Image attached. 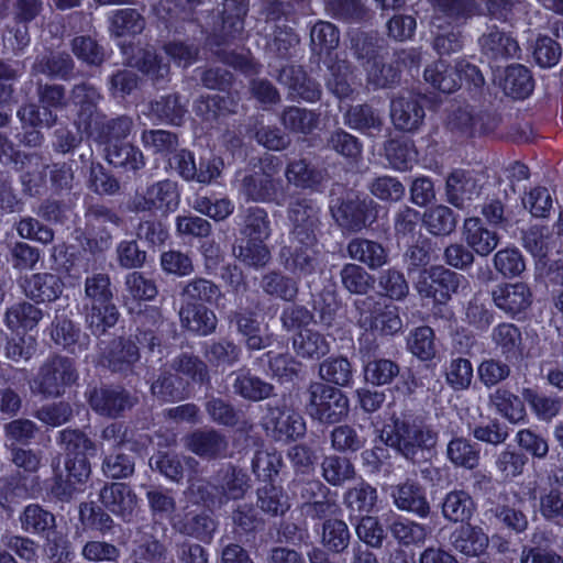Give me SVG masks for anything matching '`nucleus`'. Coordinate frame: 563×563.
Returning <instances> with one entry per match:
<instances>
[{
    "label": "nucleus",
    "mask_w": 563,
    "mask_h": 563,
    "mask_svg": "<svg viewBox=\"0 0 563 563\" xmlns=\"http://www.w3.org/2000/svg\"><path fill=\"white\" fill-rule=\"evenodd\" d=\"M380 439L405 460L416 464L426 460L439 440V433L426 420L411 412L393 415L383 427Z\"/></svg>",
    "instance_id": "1"
},
{
    "label": "nucleus",
    "mask_w": 563,
    "mask_h": 563,
    "mask_svg": "<svg viewBox=\"0 0 563 563\" xmlns=\"http://www.w3.org/2000/svg\"><path fill=\"white\" fill-rule=\"evenodd\" d=\"M247 11L249 0H223L222 10L218 15L219 21L205 29L208 34L207 45L223 63L234 64L235 62V56L220 46L243 31Z\"/></svg>",
    "instance_id": "2"
},
{
    "label": "nucleus",
    "mask_w": 563,
    "mask_h": 563,
    "mask_svg": "<svg viewBox=\"0 0 563 563\" xmlns=\"http://www.w3.org/2000/svg\"><path fill=\"white\" fill-rule=\"evenodd\" d=\"M306 411L321 424H335L345 419L350 410L347 396L340 389L321 382H311L306 390Z\"/></svg>",
    "instance_id": "3"
},
{
    "label": "nucleus",
    "mask_w": 563,
    "mask_h": 563,
    "mask_svg": "<svg viewBox=\"0 0 563 563\" xmlns=\"http://www.w3.org/2000/svg\"><path fill=\"white\" fill-rule=\"evenodd\" d=\"M78 379L74 360L59 354L51 355L40 366L30 387L33 394L44 398L62 396Z\"/></svg>",
    "instance_id": "4"
},
{
    "label": "nucleus",
    "mask_w": 563,
    "mask_h": 563,
    "mask_svg": "<svg viewBox=\"0 0 563 563\" xmlns=\"http://www.w3.org/2000/svg\"><path fill=\"white\" fill-rule=\"evenodd\" d=\"M84 218L86 247L90 253H101L111 247L113 235L107 225L119 228L124 223L123 218L103 202H86Z\"/></svg>",
    "instance_id": "5"
},
{
    "label": "nucleus",
    "mask_w": 563,
    "mask_h": 563,
    "mask_svg": "<svg viewBox=\"0 0 563 563\" xmlns=\"http://www.w3.org/2000/svg\"><path fill=\"white\" fill-rule=\"evenodd\" d=\"M140 346L132 336H115L101 342L98 364L122 378L134 376L141 360Z\"/></svg>",
    "instance_id": "6"
},
{
    "label": "nucleus",
    "mask_w": 563,
    "mask_h": 563,
    "mask_svg": "<svg viewBox=\"0 0 563 563\" xmlns=\"http://www.w3.org/2000/svg\"><path fill=\"white\" fill-rule=\"evenodd\" d=\"M240 194L246 201L275 203L284 206L286 201L285 188L280 178L274 177L273 167L246 173L240 180Z\"/></svg>",
    "instance_id": "7"
},
{
    "label": "nucleus",
    "mask_w": 563,
    "mask_h": 563,
    "mask_svg": "<svg viewBox=\"0 0 563 563\" xmlns=\"http://www.w3.org/2000/svg\"><path fill=\"white\" fill-rule=\"evenodd\" d=\"M318 240H287L280 247V265L297 279L316 275L320 271V252Z\"/></svg>",
    "instance_id": "8"
},
{
    "label": "nucleus",
    "mask_w": 563,
    "mask_h": 563,
    "mask_svg": "<svg viewBox=\"0 0 563 563\" xmlns=\"http://www.w3.org/2000/svg\"><path fill=\"white\" fill-rule=\"evenodd\" d=\"M287 220L290 224L288 240H318L321 227V208L314 199L294 196L287 205Z\"/></svg>",
    "instance_id": "9"
},
{
    "label": "nucleus",
    "mask_w": 563,
    "mask_h": 563,
    "mask_svg": "<svg viewBox=\"0 0 563 563\" xmlns=\"http://www.w3.org/2000/svg\"><path fill=\"white\" fill-rule=\"evenodd\" d=\"M377 205L371 198L347 195L330 207L336 224L349 232H360L376 219Z\"/></svg>",
    "instance_id": "10"
},
{
    "label": "nucleus",
    "mask_w": 563,
    "mask_h": 563,
    "mask_svg": "<svg viewBox=\"0 0 563 563\" xmlns=\"http://www.w3.org/2000/svg\"><path fill=\"white\" fill-rule=\"evenodd\" d=\"M462 276L442 265L423 268L415 284L417 292L422 298H431L438 303H445L456 294Z\"/></svg>",
    "instance_id": "11"
},
{
    "label": "nucleus",
    "mask_w": 563,
    "mask_h": 563,
    "mask_svg": "<svg viewBox=\"0 0 563 563\" xmlns=\"http://www.w3.org/2000/svg\"><path fill=\"white\" fill-rule=\"evenodd\" d=\"M91 409L107 418H120L137 404V397L122 386L102 385L87 393Z\"/></svg>",
    "instance_id": "12"
},
{
    "label": "nucleus",
    "mask_w": 563,
    "mask_h": 563,
    "mask_svg": "<svg viewBox=\"0 0 563 563\" xmlns=\"http://www.w3.org/2000/svg\"><path fill=\"white\" fill-rule=\"evenodd\" d=\"M262 424L276 441L296 440L306 433L303 418L278 404L269 402L266 405Z\"/></svg>",
    "instance_id": "13"
},
{
    "label": "nucleus",
    "mask_w": 563,
    "mask_h": 563,
    "mask_svg": "<svg viewBox=\"0 0 563 563\" xmlns=\"http://www.w3.org/2000/svg\"><path fill=\"white\" fill-rule=\"evenodd\" d=\"M426 117L421 98L411 92L399 93L390 100V119L396 130L415 132Z\"/></svg>",
    "instance_id": "14"
},
{
    "label": "nucleus",
    "mask_w": 563,
    "mask_h": 563,
    "mask_svg": "<svg viewBox=\"0 0 563 563\" xmlns=\"http://www.w3.org/2000/svg\"><path fill=\"white\" fill-rule=\"evenodd\" d=\"M276 79L287 87L288 96L292 99H301L306 102H317L322 97L320 84L309 77L305 69L296 65H286L278 70Z\"/></svg>",
    "instance_id": "15"
},
{
    "label": "nucleus",
    "mask_w": 563,
    "mask_h": 563,
    "mask_svg": "<svg viewBox=\"0 0 563 563\" xmlns=\"http://www.w3.org/2000/svg\"><path fill=\"white\" fill-rule=\"evenodd\" d=\"M99 500L107 510L126 522L132 521L135 517L137 496L128 484L109 483L103 485L99 492Z\"/></svg>",
    "instance_id": "16"
},
{
    "label": "nucleus",
    "mask_w": 563,
    "mask_h": 563,
    "mask_svg": "<svg viewBox=\"0 0 563 563\" xmlns=\"http://www.w3.org/2000/svg\"><path fill=\"white\" fill-rule=\"evenodd\" d=\"M478 179L463 169L452 172L445 183L446 201L457 209H466L481 195Z\"/></svg>",
    "instance_id": "17"
},
{
    "label": "nucleus",
    "mask_w": 563,
    "mask_h": 563,
    "mask_svg": "<svg viewBox=\"0 0 563 563\" xmlns=\"http://www.w3.org/2000/svg\"><path fill=\"white\" fill-rule=\"evenodd\" d=\"M489 115L475 112L470 106H453L448 110L445 128L457 137H471L490 129Z\"/></svg>",
    "instance_id": "18"
},
{
    "label": "nucleus",
    "mask_w": 563,
    "mask_h": 563,
    "mask_svg": "<svg viewBox=\"0 0 563 563\" xmlns=\"http://www.w3.org/2000/svg\"><path fill=\"white\" fill-rule=\"evenodd\" d=\"M101 99L99 91L88 82L75 85L69 95V101L77 108V124L84 132L99 120L102 112L98 108Z\"/></svg>",
    "instance_id": "19"
},
{
    "label": "nucleus",
    "mask_w": 563,
    "mask_h": 563,
    "mask_svg": "<svg viewBox=\"0 0 563 563\" xmlns=\"http://www.w3.org/2000/svg\"><path fill=\"white\" fill-rule=\"evenodd\" d=\"M136 332L134 340L150 352H154L155 347L162 344L161 328L165 319L162 311L157 307L145 306L136 312L134 317Z\"/></svg>",
    "instance_id": "20"
},
{
    "label": "nucleus",
    "mask_w": 563,
    "mask_h": 563,
    "mask_svg": "<svg viewBox=\"0 0 563 563\" xmlns=\"http://www.w3.org/2000/svg\"><path fill=\"white\" fill-rule=\"evenodd\" d=\"M186 449L202 459L213 460L224 456L228 440L216 429H197L184 439Z\"/></svg>",
    "instance_id": "21"
},
{
    "label": "nucleus",
    "mask_w": 563,
    "mask_h": 563,
    "mask_svg": "<svg viewBox=\"0 0 563 563\" xmlns=\"http://www.w3.org/2000/svg\"><path fill=\"white\" fill-rule=\"evenodd\" d=\"M133 126V119L129 115L107 119L102 113L86 133L99 144L111 147L114 144H121L120 142L131 134Z\"/></svg>",
    "instance_id": "22"
},
{
    "label": "nucleus",
    "mask_w": 563,
    "mask_h": 563,
    "mask_svg": "<svg viewBox=\"0 0 563 563\" xmlns=\"http://www.w3.org/2000/svg\"><path fill=\"white\" fill-rule=\"evenodd\" d=\"M478 44L482 53L493 62L507 60L519 57L518 42L507 32L497 26H490L479 37Z\"/></svg>",
    "instance_id": "23"
},
{
    "label": "nucleus",
    "mask_w": 563,
    "mask_h": 563,
    "mask_svg": "<svg viewBox=\"0 0 563 563\" xmlns=\"http://www.w3.org/2000/svg\"><path fill=\"white\" fill-rule=\"evenodd\" d=\"M233 393L249 401H261L275 396L273 384L253 375L250 369L241 368L229 375Z\"/></svg>",
    "instance_id": "24"
},
{
    "label": "nucleus",
    "mask_w": 563,
    "mask_h": 563,
    "mask_svg": "<svg viewBox=\"0 0 563 563\" xmlns=\"http://www.w3.org/2000/svg\"><path fill=\"white\" fill-rule=\"evenodd\" d=\"M51 338L56 345L71 353L86 351L89 345V336L63 311L57 312L51 330Z\"/></svg>",
    "instance_id": "25"
},
{
    "label": "nucleus",
    "mask_w": 563,
    "mask_h": 563,
    "mask_svg": "<svg viewBox=\"0 0 563 563\" xmlns=\"http://www.w3.org/2000/svg\"><path fill=\"white\" fill-rule=\"evenodd\" d=\"M391 497L400 510L427 518L431 511L424 488L413 481H406L393 488Z\"/></svg>",
    "instance_id": "26"
},
{
    "label": "nucleus",
    "mask_w": 563,
    "mask_h": 563,
    "mask_svg": "<svg viewBox=\"0 0 563 563\" xmlns=\"http://www.w3.org/2000/svg\"><path fill=\"white\" fill-rule=\"evenodd\" d=\"M345 126L375 137L384 128V119L379 110L368 103L350 106L343 113Z\"/></svg>",
    "instance_id": "27"
},
{
    "label": "nucleus",
    "mask_w": 563,
    "mask_h": 563,
    "mask_svg": "<svg viewBox=\"0 0 563 563\" xmlns=\"http://www.w3.org/2000/svg\"><path fill=\"white\" fill-rule=\"evenodd\" d=\"M492 297L497 308L511 316L526 310L531 303V291L525 283L498 285Z\"/></svg>",
    "instance_id": "28"
},
{
    "label": "nucleus",
    "mask_w": 563,
    "mask_h": 563,
    "mask_svg": "<svg viewBox=\"0 0 563 563\" xmlns=\"http://www.w3.org/2000/svg\"><path fill=\"white\" fill-rule=\"evenodd\" d=\"M145 190L152 213H159L163 217H167L178 209L180 191L177 181L172 179L158 180L148 185Z\"/></svg>",
    "instance_id": "29"
},
{
    "label": "nucleus",
    "mask_w": 563,
    "mask_h": 563,
    "mask_svg": "<svg viewBox=\"0 0 563 563\" xmlns=\"http://www.w3.org/2000/svg\"><path fill=\"white\" fill-rule=\"evenodd\" d=\"M492 342L500 356L507 362H514L523 355V340L521 330L514 323L503 322L493 328Z\"/></svg>",
    "instance_id": "30"
},
{
    "label": "nucleus",
    "mask_w": 563,
    "mask_h": 563,
    "mask_svg": "<svg viewBox=\"0 0 563 563\" xmlns=\"http://www.w3.org/2000/svg\"><path fill=\"white\" fill-rule=\"evenodd\" d=\"M463 235L468 247L479 256H488L499 243L497 232L487 229L479 218H468L464 221Z\"/></svg>",
    "instance_id": "31"
},
{
    "label": "nucleus",
    "mask_w": 563,
    "mask_h": 563,
    "mask_svg": "<svg viewBox=\"0 0 563 563\" xmlns=\"http://www.w3.org/2000/svg\"><path fill=\"white\" fill-rule=\"evenodd\" d=\"M450 541L457 552L471 558L483 554L489 544L488 536L484 530L468 522L455 529L450 536Z\"/></svg>",
    "instance_id": "32"
},
{
    "label": "nucleus",
    "mask_w": 563,
    "mask_h": 563,
    "mask_svg": "<svg viewBox=\"0 0 563 563\" xmlns=\"http://www.w3.org/2000/svg\"><path fill=\"white\" fill-rule=\"evenodd\" d=\"M22 287L30 299L36 302H51L59 298L64 283L57 275L38 273L25 278Z\"/></svg>",
    "instance_id": "33"
},
{
    "label": "nucleus",
    "mask_w": 563,
    "mask_h": 563,
    "mask_svg": "<svg viewBox=\"0 0 563 563\" xmlns=\"http://www.w3.org/2000/svg\"><path fill=\"white\" fill-rule=\"evenodd\" d=\"M291 347L297 357L319 361L330 352L331 345L321 332L305 329L292 335Z\"/></svg>",
    "instance_id": "34"
},
{
    "label": "nucleus",
    "mask_w": 563,
    "mask_h": 563,
    "mask_svg": "<svg viewBox=\"0 0 563 563\" xmlns=\"http://www.w3.org/2000/svg\"><path fill=\"white\" fill-rule=\"evenodd\" d=\"M222 504L242 498L250 488L249 476L240 468L228 464L214 475Z\"/></svg>",
    "instance_id": "35"
},
{
    "label": "nucleus",
    "mask_w": 563,
    "mask_h": 563,
    "mask_svg": "<svg viewBox=\"0 0 563 563\" xmlns=\"http://www.w3.org/2000/svg\"><path fill=\"white\" fill-rule=\"evenodd\" d=\"M75 69V62L65 52H49L38 55L32 65V74H42L49 78L69 80Z\"/></svg>",
    "instance_id": "36"
},
{
    "label": "nucleus",
    "mask_w": 563,
    "mask_h": 563,
    "mask_svg": "<svg viewBox=\"0 0 563 563\" xmlns=\"http://www.w3.org/2000/svg\"><path fill=\"white\" fill-rule=\"evenodd\" d=\"M318 376L327 385L333 387H351L354 382V371L347 357L338 355L324 358L319 364Z\"/></svg>",
    "instance_id": "37"
},
{
    "label": "nucleus",
    "mask_w": 563,
    "mask_h": 563,
    "mask_svg": "<svg viewBox=\"0 0 563 563\" xmlns=\"http://www.w3.org/2000/svg\"><path fill=\"white\" fill-rule=\"evenodd\" d=\"M150 113L161 123L180 126L187 113V102L178 92L161 96L150 102Z\"/></svg>",
    "instance_id": "38"
},
{
    "label": "nucleus",
    "mask_w": 563,
    "mask_h": 563,
    "mask_svg": "<svg viewBox=\"0 0 563 563\" xmlns=\"http://www.w3.org/2000/svg\"><path fill=\"white\" fill-rule=\"evenodd\" d=\"M21 529L29 534L44 537L57 528L55 515L40 504H30L19 516Z\"/></svg>",
    "instance_id": "39"
},
{
    "label": "nucleus",
    "mask_w": 563,
    "mask_h": 563,
    "mask_svg": "<svg viewBox=\"0 0 563 563\" xmlns=\"http://www.w3.org/2000/svg\"><path fill=\"white\" fill-rule=\"evenodd\" d=\"M346 251L352 260L363 263L373 271L388 263L387 249L376 241L355 238L349 242Z\"/></svg>",
    "instance_id": "40"
},
{
    "label": "nucleus",
    "mask_w": 563,
    "mask_h": 563,
    "mask_svg": "<svg viewBox=\"0 0 563 563\" xmlns=\"http://www.w3.org/2000/svg\"><path fill=\"white\" fill-rule=\"evenodd\" d=\"M85 322L95 335L104 334L108 329L113 328L119 318L120 312L114 301H106L98 303H85Z\"/></svg>",
    "instance_id": "41"
},
{
    "label": "nucleus",
    "mask_w": 563,
    "mask_h": 563,
    "mask_svg": "<svg viewBox=\"0 0 563 563\" xmlns=\"http://www.w3.org/2000/svg\"><path fill=\"white\" fill-rule=\"evenodd\" d=\"M176 531L200 541H210L217 530V522L206 512L188 511L173 523Z\"/></svg>",
    "instance_id": "42"
},
{
    "label": "nucleus",
    "mask_w": 563,
    "mask_h": 563,
    "mask_svg": "<svg viewBox=\"0 0 563 563\" xmlns=\"http://www.w3.org/2000/svg\"><path fill=\"white\" fill-rule=\"evenodd\" d=\"M179 318L185 329L199 335L211 334L218 322L216 313L205 305H184Z\"/></svg>",
    "instance_id": "43"
},
{
    "label": "nucleus",
    "mask_w": 563,
    "mask_h": 563,
    "mask_svg": "<svg viewBox=\"0 0 563 563\" xmlns=\"http://www.w3.org/2000/svg\"><path fill=\"white\" fill-rule=\"evenodd\" d=\"M187 383L169 369H163L151 384V394L161 401L173 402L188 395Z\"/></svg>",
    "instance_id": "44"
},
{
    "label": "nucleus",
    "mask_w": 563,
    "mask_h": 563,
    "mask_svg": "<svg viewBox=\"0 0 563 563\" xmlns=\"http://www.w3.org/2000/svg\"><path fill=\"white\" fill-rule=\"evenodd\" d=\"M325 147L352 163L360 162L363 156L362 141L343 128H335L328 133Z\"/></svg>",
    "instance_id": "45"
},
{
    "label": "nucleus",
    "mask_w": 563,
    "mask_h": 563,
    "mask_svg": "<svg viewBox=\"0 0 563 563\" xmlns=\"http://www.w3.org/2000/svg\"><path fill=\"white\" fill-rule=\"evenodd\" d=\"M444 519L453 523H466L475 511V503L465 490H452L445 495L442 505Z\"/></svg>",
    "instance_id": "46"
},
{
    "label": "nucleus",
    "mask_w": 563,
    "mask_h": 563,
    "mask_svg": "<svg viewBox=\"0 0 563 563\" xmlns=\"http://www.w3.org/2000/svg\"><path fill=\"white\" fill-rule=\"evenodd\" d=\"M236 102L232 96H201L194 101L195 114L205 122L213 123L220 117L235 112Z\"/></svg>",
    "instance_id": "47"
},
{
    "label": "nucleus",
    "mask_w": 563,
    "mask_h": 563,
    "mask_svg": "<svg viewBox=\"0 0 563 563\" xmlns=\"http://www.w3.org/2000/svg\"><path fill=\"white\" fill-rule=\"evenodd\" d=\"M352 534L347 523L342 519H327L322 522L320 544L333 554L344 553L350 543Z\"/></svg>",
    "instance_id": "48"
},
{
    "label": "nucleus",
    "mask_w": 563,
    "mask_h": 563,
    "mask_svg": "<svg viewBox=\"0 0 563 563\" xmlns=\"http://www.w3.org/2000/svg\"><path fill=\"white\" fill-rule=\"evenodd\" d=\"M260 287L266 295L288 302H294L299 292L297 279L279 271H271L264 274L261 277Z\"/></svg>",
    "instance_id": "49"
},
{
    "label": "nucleus",
    "mask_w": 563,
    "mask_h": 563,
    "mask_svg": "<svg viewBox=\"0 0 563 563\" xmlns=\"http://www.w3.org/2000/svg\"><path fill=\"white\" fill-rule=\"evenodd\" d=\"M279 120L286 130L308 135L318 128L320 113L297 106H288L283 109Z\"/></svg>",
    "instance_id": "50"
},
{
    "label": "nucleus",
    "mask_w": 563,
    "mask_h": 563,
    "mask_svg": "<svg viewBox=\"0 0 563 563\" xmlns=\"http://www.w3.org/2000/svg\"><path fill=\"white\" fill-rule=\"evenodd\" d=\"M231 322L235 324L236 331L243 336L245 346L251 351H260L271 345L272 335L261 334V324L254 314L234 312Z\"/></svg>",
    "instance_id": "51"
},
{
    "label": "nucleus",
    "mask_w": 563,
    "mask_h": 563,
    "mask_svg": "<svg viewBox=\"0 0 563 563\" xmlns=\"http://www.w3.org/2000/svg\"><path fill=\"white\" fill-rule=\"evenodd\" d=\"M170 369L199 385H209L211 380L207 363L189 352H181L173 357Z\"/></svg>",
    "instance_id": "52"
},
{
    "label": "nucleus",
    "mask_w": 563,
    "mask_h": 563,
    "mask_svg": "<svg viewBox=\"0 0 563 563\" xmlns=\"http://www.w3.org/2000/svg\"><path fill=\"white\" fill-rule=\"evenodd\" d=\"M180 296L185 305H212L222 297V292L212 280L196 277L184 285Z\"/></svg>",
    "instance_id": "53"
},
{
    "label": "nucleus",
    "mask_w": 563,
    "mask_h": 563,
    "mask_svg": "<svg viewBox=\"0 0 563 563\" xmlns=\"http://www.w3.org/2000/svg\"><path fill=\"white\" fill-rule=\"evenodd\" d=\"M456 224V214L444 205L433 206L422 216V225L433 236H449L455 231Z\"/></svg>",
    "instance_id": "54"
},
{
    "label": "nucleus",
    "mask_w": 563,
    "mask_h": 563,
    "mask_svg": "<svg viewBox=\"0 0 563 563\" xmlns=\"http://www.w3.org/2000/svg\"><path fill=\"white\" fill-rule=\"evenodd\" d=\"M106 152L108 163L125 172L136 173L145 166L143 152L131 143L114 144L106 147Z\"/></svg>",
    "instance_id": "55"
},
{
    "label": "nucleus",
    "mask_w": 563,
    "mask_h": 563,
    "mask_svg": "<svg viewBox=\"0 0 563 563\" xmlns=\"http://www.w3.org/2000/svg\"><path fill=\"white\" fill-rule=\"evenodd\" d=\"M429 2L435 12L456 26L465 24L478 11L476 0H429Z\"/></svg>",
    "instance_id": "56"
},
{
    "label": "nucleus",
    "mask_w": 563,
    "mask_h": 563,
    "mask_svg": "<svg viewBox=\"0 0 563 563\" xmlns=\"http://www.w3.org/2000/svg\"><path fill=\"white\" fill-rule=\"evenodd\" d=\"M445 456L455 467L474 470L479 464V450L463 437H452L446 445Z\"/></svg>",
    "instance_id": "57"
},
{
    "label": "nucleus",
    "mask_w": 563,
    "mask_h": 563,
    "mask_svg": "<svg viewBox=\"0 0 563 563\" xmlns=\"http://www.w3.org/2000/svg\"><path fill=\"white\" fill-rule=\"evenodd\" d=\"M489 405L511 423H519L526 418L523 401L510 390L497 388L488 396Z\"/></svg>",
    "instance_id": "58"
},
{
    "label": "nucleus",
    "mask_w": 563,
    "mask_h": 563,
    "mask_svg": "<svg viewBox=\"0 0 563 563\" xmlns=\"http://www.w3.org/2000/svg\"><path fill=\"white\" fill-rule=\"evenodd\" d=\"M324 80L327 89L339 99L349 98L353 93V69L345 60L331 64Z\"/></svg>",
    "instance_id": "59"
},
{
    "label": "nucleus",
    "mask_w": 563,
    "mask_h": 563,
    "mask_svg": "<svg viewBox=\"0 0 563 563\" xmlns=\"http://www.w3.org/2000/svg\"><path fill=\"white\" fill-rule=\"evenodd\" d=\"M384 152L389 165L400 172L410 169L418 157L413 142L407 139L388 140L384 145Z\"/></svg>",
    "instance_id": "60"
},
{
    "label": "nucleus",
    "mask_w": 563,
    "mask_h": 563,
    "mask_svg": "<svg viewBox=\"0 0 563 563\" xmlns=\"http://www.w3.org/2000/svg\"><path fill=\"white\" fill-rule=\"evenodd\" d=\"M534 87L530 70L520 64L510 65L506 68L503 89L507 96L515 99H525Z\"/></svg>",
    "instance_id": "61"
},
{
    "label": "nucleus",
    "mask_w": 563,
    "mask_h": 563,
    "mask_svg": "<svg viewBox=\"0 0 563 563\" xmlns=\"http://www.w3.org/2000/svg\"><path fill=\"white\" fill-rule=\"evenodd\" d=\"M240 227V233L245 239L266 240L271 235L268 213L261 207L245 208Z\"/></svg>",
    "instance_id": "62"
},
{
    "label": "nucleus",
    "mask_w": 563,
    "mask_h": 563,
    "mask_svg": "<svg viewBox=\"0 0 563 563\" xmlns=\"http://www.w3.org/2000/svg\"><path fill=\"white\" fill-rule=\"evenodd\" d=\"M423 76L426 81L444 93L454 92L461 84V75L457 74L455 67L449 66L442 59L428 66Z\"/></svg>",
    "instance_id": "63"
},
{
    "label": "nucleus",
    "mask_w": 563,
    "mask_h": 563,
    "mask_svg": "<svg viewBox=\"0 0 563 563\" xmlns=\"http://www.w3.org/2000/svg\"><path fill=\"white\" fill-rule=\"evenodd\" d=\"M257 507L266 515L282 517L290 509L288 496L282 487L265 484L257 488Z\"/></svg>",
    "instance_id": "64"
}]
</instances>
